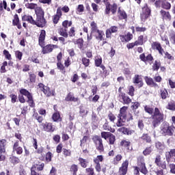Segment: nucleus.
<instances>
[{"instance_id":"1","label":"nucleus","mask_w":175,"mask_h":175,"mask_svg":"<svg viewBox=\"0 0 175 175\" xmlns=\"http://www.w3.org/2000/svg\"><path fill=\"white\" fill-rule=\"evenodd\" d=\"M10 98H11V103H16L17 99H18L20 103H25V102H27L29 107L33 108L36 106L35 101L33 100V96L25 88L19 90L18 96L17 94H11Z\"/></svg>"},{"instance_id":"2","label":"nucleus","mask_w":175,"mask_h":175,"mask_svg":"<svg viewBox=\"0 0 175 175\" xmlns=\"http://www.w3.org/2000/svg\"><path fill=\"white\" fill-rule=\"evenodd\" d=\"M144 109L148 114L151 116L152 128L155 129L159 126L165 121V114L159 108L155 107L154 109V107L150 105H145L144 106Z\"/></svg>"},{"instance_id":"3","label":"nucleus","mask_w":175,"mask_h":175,"mask_svg":"<svg viewBox=\"0 0 175 175\" xmlns=\"http://www.w3.org/2000/svg\"><path fill=\"white\" fill-rule=\"evenodd\" d=\"M44 40H46V30L42 29L38 38V44L42 47V54H50L53 53L54 49H58V45L49 44L44 46Z\"/></svg>"},{"instance_id":"4","label":"nucleus","mask_w":175,"mask_h":175,"mask_svg":"<svg viewBox=\"0 0 175 175\" xmlns=\"http://www.w3.org/2000/svg\"><path fill=\"white\" fill-rule=\"evenodd\" d=\"M36 19L35 21V25L39 28H44L47 24L46 18H44V10L42 7H37L35 10Z\"/></svg>"},{"instance_id":"5","label":"nucleus","mask_w":175,"mask_h":175,"mask_svg":"<svg viewBox=\"0 0 175 175\" xmlns=\"http://www.w3.org/2000/svg\"><path fill=\"white\" fill-rule=\"evenodd\" d=\"M124 87H120L118 88V99L122 105H131L132 103V98L128 96L125 92H122Z\"/></svg>"},{"instance_id":"6","label":"nucleus","mask_w":175,"mask_h":175,"mask_svg":"<svg viewBox=\"0 0 175 175\" xmlns=\"http://www.w3.org/2000/svg\"><path fill=\"white\" fill-rule=\"evenodd\" d=\"M92 140L94 144L96 150L102 154V152H105V145L103 144V139L99 135H94L92 137Z\"/></svg>"},{"instance_id":"7","label":"nucleus","mask_w":175,"mask_h":175,"mask_svg":"<svg viewBox=\"0 0 175 175\" xmlns=\"http://www.w3.org/2000/svg\"><path fill=\"white\" fill-rule=\"evenodd\" d=\"M175 127L173 125L169 124V122L163 123L161 132L164 135V136H173L174 133Z\"/></svg>"},{"instance_id":"8","label":"nucleus","mask_w":175,"mask_h":175,"mask_svg":"<svg viewBox=\"0 0 175 175\" xmlns=\"http://www.w3.org/2000/svg\"><path fill=\"white\" fill-rule=\"evenodd\" d=\"M137 167L139 169V172L142 173V174L147 175L148 174V170L146 166V161L144 160V157L139 156L137 160Z\"/></svg>"},{"instance_id":"9","label":"nucleus","mask_w":175,"mask_h":175,"mask_svg":"<svg viewBox=\"0 0 175 175\" xmlns=\"http://www.w3.org/2000/svg\"><path fill=\"white\" fill-rule=\"evenodd\" d=\"M38 88L42 91L43 94L46 96V98H50V96H54L55 94V91L51 90L48 86L44 85V84L40 83L38 85Z\"/></svg>"},{"instance_id":"10","label":"nucleus","mask_w":175,"mask_h":175,"mask_svg":"<svg viewBox=\"0 0 175 175\" xmlns=\"http://www.w3.org/2000/svg\"><path fill=\"white\" fill-rule=\"evenodd\" d=\"M40 127L42 131H44V132H47L48 133H53V132H55V126L49 122L41 123L40 124Z\"/></svg>"},{"instance_id":"11","label":"nucleus","mask_w":175,"mask_h":175,"mask_svg":"<svg viewBox=\"0 0 175 175\" xmlns=\"http://www.w3.org/2000/svg\"><path fill=\"white\" fill-rule=\"evenodd\" d=\"M154 6L157 8H162L164 10H170L172 9V4L165 0H157L154 3Z\"/></svg>"},{"instance_id":"12","label":"nucleus","mask_w":175,"mask_h":175,"mask_svg":"<svg viewBox=\"0 0 175 175\" xmlns=\"http://www.w3.org/2000/svg\"><path fill=\"white\" fill-rule=\"evenodd\" d=\"M142 12L141 14V19L142 21H146L150 16H151V8L148 7V3H145L142 8Z\"/></svg>"},{"instance_id":"13","label":"nucleus","mask_w":175,"mask_h":175,"mask_svg":"<svg viewBox=\"0 0 175 175\" xmlns=\"http://www.w3.org/2000/svg\"><path fill=\"white\" fill-rule=\"evenodd\" d=\"M139 59L144 64H149V65H152L154 63V56L151 53L148 54L146 56V53L139 55Z\"/></svg>"},{"instance_id":"14","label":"nucleus","mask_w":175,"mask_h":175,"mask_svg":"<svg viewBox=\"0 0 175 175\" xmlns=\"http://www.w3.org/2000/svg\"><path fill=\"white\" fill-rule=\"evenodd\" d=\"M118 9V5L117 3H113L111 4H107V7L105 10V14H110V12L111 14L114 15L116 13H117V10Z\"/></svg>"},{"instance_id":"15","label":"nucleus","mask_w":175,"mask_h":175,"mask_svg":"<svg viewBox=\"0 0 175 175\" xmlns=\"http://www.w3.org/2000/svg\"><path fill=\"white\" fill-rule=\"evenodd\" d=\"M154 163L158 166V167H161L163 170L167 169V164L166 163V161H162V157L161 154H157Z\"/></svg>"},{"instance_id":"16","label":"nucleus","mask_w":175,"mask_h":175,"mask_svg":"<svg viewBox=\"0 0 175 175\" xmlns=\"http://www.w3.org/2000/svg\"><path fill=\"white\" fill-rule=\"evenodd\" d=\"M129 166V161L125 160L122 162L121 166L119 167L118 175H126L128 173V167Z\"/></svg>"},{"instance_id":"17","label":"nucleus","mask_w":175,"mask_h":175,"mask_svg":"<svg viewBox=\"0 0 175 175\" xmlns=\"http://www.w3.org/2000/svg\"><path fill=\"white\" fill-rule=\"evenodd\" d=\"M6 140L5 139H0V161H5L6 157L3 154H5L6 150Z\"/></svg>"},{"instance_id":"18","label":"nucleus","mask_w":175,"mask_h":175,"mask_svg":"<svg viewBox=\"0 0 175 175\" xmlns=\"http://www.w3.org/2000/svg\"><path fill=\"white\" fill-rule=\"evenodd\" d=\"M151 48L152 50H157L160 55H163L165 53V49L162 48V44H161L159 42H153L151 44Z\"/></svg>"},{"instance_id":"19","label":"nucleus","mask_w":175,"mask_h":175,"mask_svg":"<svg viewBox=\"0 0 175 175\" xmlns=\"http://www.w3.org/2000/svg\"><path fill=\"white\" fill-rule=\"evenodd\" d=\"M62 17V11H61V7L57 8L56 14L52 16V21L55 25H57L59 23V20Z\"/></svg>"},{"instance_id":"20","label":"nucleus","mask_w":175,"mask_h":175,"mask_svg":"<svg viewBox=\"0 0 175 175\" xmlns=\"http://www.w3.org/2000/svg\"><path fill=\"white\" fill-rule=\"evenodd\" d=\"M55 112L53 113L51 116V120L53 122H62V117H61V113L59 111H57L55 106L53 107Z\"/></svg>"},{"instance_id":"21","label":"nucleus","mask_w":175,"mask_h":175,"mask_svg":"<svg viewBox=\"0 0 175 175\" xmlns=\"http://www.w3.org/2000/svg\"><path fill=\"white\" fill-rule=\"evenodd\" d=\"M12 150L14 152H16L17 155H21L23 152V147L20 146V142L16 140L12 146Z\"/></svg>"},{"instance_id":"22","label":"nucleus","mask_w":175,"mask_h":175,"mask_svg":"<svg viewBox=\"0 0 175 175\" xmlns=\"http://www.w3.org/2000/svg\"><path fill=\"white\" fill-rule=\"evenodd\" d=\"M133 84H137L138 88H142V87L144 85V83H143V78H142V76L139 75H135L133 78Z\"/></svg>"},{"instance_id":"23","label":"nucleus","mask_w":175,"mask_h":175,"mask_svg":"<svg viewBox=\"0 0 175 175\" xmlns=\"http://www.w3.org/2000/svg\"><path fill=\"white\" fill-rule=\"evenodd\" d=\"M120 39L122 43H128L133 39V34L128 32L126 35H120Z\"/></svg>"},{"instance_id":"24","label":"nucleus","mask_w":175,"mask_h":175,"mask_svg":"<svg viewBox=\"0 0 175 175\" xmlns=\"http://www.w3.org/2000/svg\"><path fill=\"white\" fill-rule=\"evenodd\" d=\"M118 31V27L117 26H111L109 29L106 30L105 35L107 39L111 38V33H116Z\"/></svg>"},{"instance_id":"25","label":"nucleus","mask_w":175,"mask_h":175,"mask_svg":"<svg viewBox=\"0 0 175 175\" xmlns=\"http://www.w3.org/2000/svg\"><path fill=\"white\" fill-rule=\"evenodd\" d=\"M64 100L66 102H79V98L75 96L73 92H70L67 94Z\"/></svg>"},{"instance_id":"26","label":"nucleus","mask_w":175,"mask_h":175,"mask_svg":"<svg viewBox=\"0 0 175 175\" xmlns=\"http://www.w3.org/2000/svg\"><path fill=\"white\" fill-rule=\"evenodd\" d=\"M131 141H126V139H122L120 142V146L121 147H124V148H126L128 152L132 151V150H133V148H132V146H131Z\"/></svg>"},{"instance_id":"27","label":"nucleus","mask_w":175,"mask_h":175,"mask_svg":"<svg viewBox=\"0 0 175 175\" xmlns=\"http://www.w3.org/2000/svg\"><path fill=\"white\" fill-rule=\"evenodd\" d=\"M175 159V149H170V151L165 152V159L167 162H170L172 159Z\"/></svg>"},{"instance_id":"28","label":"nucleus","mask_w":175,"mask_h":175,"mask_svg":"<svg viewBox=\"0 0 175 175\" xmlns=\"http://www.w3.org/2000/svg\"><path fill=\"white\" fill-rule=\"evenodd\" d=\"M118 17L120 20H126L128 18V14H126L125 10L122 9L121 7L118 8Z\"/></svg>"},{"instance_id":"29","label":"nucleus","mask_w":175,"mask_h":175,"mask_svg":"<svg viewBox=\"0 0 175 175\" xmlns=\"http://www.w3.org/2000/svg\"><path fill=\"white\" fill-rule=\"evenodd\" d=\"M12 25H14V27H17L18 29H21V28H23V26H21V23H20V18H18V15L17 14L14 16Z\"/></svg>"},{"instance_id":"30","label":"nucleus","mask_w":175,"mask_h":175,"mask_svg":"<svg viewBox=\"0 0 175 175\" xmlns=\"http://www.w3.org/2000/svg\"><path fill=\"white\" fill-rule=\"evenodd\" d=\"M33 147L35 148L36 154H42L44 151V148L42 146L38 148V139L36 138L33 139Z\"/></svg>"},{"instance_id":"31","label":"nucleus","mask_w":175,"mask_h":175,"mask_svg":"<svg viewBox=\"0 0 175 175\" xmlns=\"http://www.w3.org/2000/svg\"><path fill=\"white\" fill-rule=\"evenodd\" d=\"M160 14L163 20H168L169 21L172 20V15H170V12L168 11H165V10H161Z\"/></svg>"},{"instance_id":"32","label":"nucleus","mask_w":175,"mask_h":175,"mask_svg":"<svg viewBox=\"0 0 175 175\" xmlns=\"http://www.w3.org/2000/svg\"><path fill=\"white\" fill-rule=\"evenodd\" d=\"M103 129L104 131H108V132H111V133H114V132H116V129L111 128V126H110V123L107 120H105V124L103 125Z\"/></svg>"},{"instance_id":"33","label":"nucleus","mask_w":175,"mask_h":175,"mask_svg":"<svg viewBox=\"0 0 175 175\" xmlns=\"http://www.w3.org/2000/svg\"><path fill=\"white\" fill-rule=\"evenodd\" d=\"M159 94L160 98H161L163 100L167 99V98L170 96V95H169V92H167V90H166V88L160 89Z\"/></svg>"},{"instance_id":"34","label":"nucleus","mask_w":175,"mask_h":175,"mask_svg":"<svg viewBox=\"0 0 175 175\" xmlns=\"http://www.w3.org/2000/svg\"><path fill=\"white\" fill-rule=\"evenodd\" d=\"M117 118L118 120L116 124V126H118V128H120V126H124V124L126 122V118H124L122 116L118 115Z\"/></svg>"},{"instance_id":"35","label":"nucleus","mask_w":175,"mask_h":175,"mask_svg":"<svg viewBox=\"0 0 175 175\" xmlns=\"http://www.w3.org/2000/svg\"><path fill=\"white\" fill-rule=\"evenodd\" d=\"M140 139L142 142H145V143H148L151 144L152 143V140L151 139V136L148 133H143L140 137Z\"/></svg>"},{"instance_id":"36","label":"nucleus","mask_w":175,"mask_h":175,"mask_svg":"<svg viewBox=\"0 0 175 175\" xmlns=\"http://www.w3.org/2000/svg\"><path fill=\"white\" fill-rule=\"evenodd\" d=\"M152 70L153 72H158L159 70V68H161V65H162V63L161 62V60H155L152 64Z\"/></svg>"},{"instance_id":"37","label":"nucleus","mask_w":175,"mask_h":175,"mask_svg":"<svg viewBox=\"0 0 175 175\" xmlns=\"http://www.w3.org/2000/svg\"><path fill=\"white\" fill-rule=\"evenodd\" d=\"M145 82L147 85H152L153 87H158V84L154 81V79L148 76L144 77Z\"/></svg>"},{"instance_id":"38","label":"nucleus","mask_w":175,"mask_h":175,"mask_svg":"<svg viewBox=\"0 0 175 175\" xmlns=\"http://www.w3.org/2000/svg\"><path fill=\"white\" fill-rule=\"evenodd\" d=\"M72 42L74 43V44L77 45L78 49H80V50H81V49L84 47V40L83 38L73 40Z\"/></svg>"},{"instance_id":"39","label":"nucleus","mask_w":175,"mask_h":175,"mask_svg":"<svg viewBox=\"0 0 175 175\" xmlns=\"http://www.w3.org/2000/svg\"><path fill=\"white\" fill-rule=\"evenodd\" d=\"M22 21H27V23H29V24L35 25V20L31 15H24L23 16H22Z\"/></svg>"},{"instance_id":"40","label":"nucleus","mask_w":175,"mask_h":175,"mask_svg":"<svg viewBox=\"0 0 175 175\" xmlns=\"http://www.w3.org/2000/svg\"><path fill=\"white\" fill-rule=\"evenodd\" d=\"M57 32L60 36H63L64 38H68L69 36V34L68 33V29L65 27H59Z\"/></svg>"},{"instance_id":"41","label":"nucleus","mask_w":175,"mask_h":175,"mask_svg":"<svg viewBox=\"0 0 175 175\" xmlns=\"http://www.w3.org/2000/svg\"><path fill=\"white\" fill-rule=\"evenodd\" d=\"M95 33L94 37L96 38V40H103V38H105V32H103V30H97Z\"/></svg>"},{"instance_id":"42","label":"nucleus","mask_w":175,"mask_h":175,"mask_svg":"<svg viewBox=\"0 0 175 175\" xmlns=\"http://www.w3.org/2000/svg\"><path fill=\"white\" fill-rule=\"evenodd\" d=\"M69 172L71 175H77V172H79V165L76 164H72L70 167Z\"/></svg>"},{"instance_id":"43","label":"nucleus","mask_w":175,"mask_h":175,"mask_svg":"<svg viewBox=\"0 0 175 175\" xmlns=\"http://www.w3.org/2000/svg\"><path fill=\"white\" fill-rule=\"evenodd\" d=\"M127 110L128 107L123 106L120 109L119 113L118 114V116H120V117H124V118H126Z\"/></svg>"},{"instance_id":"44","label":"nucleus","mask_w":175,"mask_h":175,"mask_svg":"<svg viewBox=\"0 0 175 175\" xmlns=\"http://www.w3.org/2000/svg\"><path fill=\"white\" fill-rule=\"evenodd\" d=\"M122 161V154H117L113 157V161H112V164L114 165L115 166H117L120 162Z\"/></svg>"},{"instance_id":"45","label":"nucleus","mask_w":175,"mask_h":175,"mask_svg":"<svg viewBox=\"0 0 175 175\" xmlns=\"http://www.w3.org/2000/svg\"><path fill=\"white\" fill-rule=\"evenodd\" d=\"M9 161L10 163H12V165H17L21 162L20 159L14 155H11L10 157Z\"/></svg>"},{"instance_id":"46","label":"nucleus","mask_w":175,"mask_h":175,"mask_svg":"<svg viewBox=\"0 0 175 175\" xmlns=\"http://www.w3.org/2000/svg\"><path fill=\"white\" fill-rule=\"evenodd\" d=\"M36 167V170H37L38 172H42V170L44 169V163L38 162V163H35L31 166V167Z\"/></svg>"},{"instance_id":"47","label":"nucleus","mask_w":175,"mask_h":175,"mask_svg":"<svg viewBox=\"0 0 175 175\" xmlns=\"http://www.w3.org/2000/svg\"><path fill=\"white\" fill-rule=\"evenodd\" d=\"M78 161L79 162V165L83 169H85L87 166H88V161L85 160V159H83V157H79L78 159Z\"/></svg>"},{"instance_id":"48","label":"nucleus","mask_w":175,"mask_h":175,"mask_svg":"<svg viewBox=\"0 0 175 175\" xmlns=\"http://www.w3.org/2000/svg\"><path fill=\"white\" fill-rule=\"evenodd\" d=\"M100 69L102 70L100 71V74L105 76V77H107V76H109L110 75V71L106 68V66L103 64V66H100Z\"/></svg>"},{"instance_id":"49","label":"nucleus","mask_w":175,"mask_h":175,"mask_svg":"<svg viewBox=\"0 0 175 175\" xmlns=\"http://www.w3.org/2000/svg\"><path fill=\"white\" fill-rule=\"evenodd\" d=\"M57 68L63 75H65L66 73V70H65V66L62 64V62H57Z\"/></svg>"},{"instance_id":"50","label":"nucleus","mask_w":175,"mask_h":175,"mask_svg":"<svg viewBox=\"0 0 175 175\" xmlns=\"http://www.w3.org/2000/svg\"><path fill=\"white\" fill-rule=\"evenodd\" d=\"M137 46H143L144 44V36L140 35L137 37V40L135 41Z\"/></svg>"},{"instance_id":"51","label":"nucleus","mask_w":175,"mask_h":175,"mask_svg":"<svg viewBox=\"0 0 175 175\" xmlns=\"http://www.w3.org/2000/svg\"><path fill=\"white\" fill-rule=\"evenodd\" d=\"M154 148V146L151 145L148 147H146L145 150L143 151V154L145 157H147V155H150L151 152H152V150Z\"/></svg>"},{"instance_id":"52","label":"nucleus","mask_w":175,"mask_h":175,"mask_svg":"<svg viewBox=\"0 0 175 175\" xmlns=\"http://www.w3.org/2000/svg\"><path fill=\"white\" fill-rule=\"evenodd\" d=\"M3 8L7 10V12H10V8H8V3H6L5 0L3 1V3H0V12H3Z\"/></svg>"},{"instance_id":"53","label":"nucleus","mask_w":175,"mask_h":175,"mask_svg":"<svg viewBox=\"0 0 175 175\" xmlns=\"http://www.w3.org/2000/svg\"><path fill=\"white\" fill-rule=\"evenodd\" d=\"M90 27H91V33H95V32H97L99 29H98V25L95 21H92L90 23Z\"/></svg>"},{"instance_id":"54","label":"nucleus","mask_w":175,"mask_h":175,"mask_svg":"<svg viewBox=\"0 0 175 175\" xmlns=\"http://www.w3.org/2000/svg\"><path fill=\"white\" fill-rule=\"evenodd\" d=\"M33 117L38 121V122H39V124H43V116H40L38 112H34Z\"/></svg>"},{"instance_id":"55","label":"nucleus","mask_w":175,"mask_h":175,"mask_svg":"<svg viewBox=\"0 0 175 175\" xmlns=\"http://www.w3.org/2000/svg\"><path fill=\"white\" fill-rule=\"evenodd\" d=\"M102 62L103 60L100 56L96 57L94 59V65L96 68H100V66L103 65L102 64Z\"/></svg>"},{"instance_id":"56","label":"nucleus","mask_w":175,"mask_h":175,"mask_svg":"<svg viewBox=\"0 0 175 175\" xmlns=\"http://www.w3.org/2000/svg\"><path fill=\"white\" fill-rule=\"evenodd\" d=\"M155 147L159 151H163V150H165V144H163V142H157L155 143Z\"/></svg>"},{"instance_id":"57","label":"nucleus","mask_w":175,"mask_h":175,"mask_svg":"<svg viewBox=\"0 0 175 175\" xmlns=\"http://www.w3.org/2000/svg\"><path fill=\"white\" fill-rule=\"evenodd\" d=\"M166 109L167 110H171L172 111H175V101L172 100L168 103L167 105L166 106Z\"/></svg>"},{"instance_id":"58","label":"nucleus","mask_w":175,"mask_h":175,"mask_svg":"<svg viewBox=\"0 0 175 175\" xmlns=\"http://www.w3.org/2000/svg\"><path fill=\"white\" fill-rule=\"evenodd\" d=\"M108 140L109 146H114L116 143V135L111 133V135H109Z\"/></svg>"},{"instance_id":"59","label":"nucleus","mask_w":175,"mask_h":175,"mask_svg":"<svg viewBox=\"0 0 175 175\" xmlns=\"http://www.w3.org/2000/svg\"><path fill=\"white\" fill-rule=\"evenodd\" d=\"M111 134V132L102 131L100 133V136H101L100 137H101V139H104L105 140H107V139H109Z\"/></svg>"},{"instance_id":"60","label":"nucleus","mask_w":175,"mask_h":175,"mask_svg":"<svg viewBox=\"0 0 175 175\" xmlns=\"http://www.w3.org/2000/svg\"><path fill=\"white\" fill-rule=\"evenodd\" d=\"M89 139H90L89 136L84 135L83 137V138L80 140V142H81L80 147H81V148L84 147V146H85V143H87V142H88Z\"/></svg>"},{"instance_id":"61","label":"nucleus","mask_w":175,"mask_h":175,"mask_svg":"<svg viewBox=\"0 0 175 175\" xmlns=\"http://www.w3.org/2000/svg\"><path fill=\"white\" fill-rule=\"evenodd\" d=\"M72 21H69L68 20H65L62 22V25L63 28L68 29V27H72Z\"/></svg>"},{"instance_id":"62","label":"nucleus","mask_w":175,"mask_h":175,"mask_svg":"<svg viewBox=\"0 0 175 175\" xmlns=\"http://www.w3.org/2000/svg\"><path fill=\"white\" fill-rule=\"evenodd\" d=\"M127 94L130 96H135V87H133V85H130L128 87Z\"/></svg>"},{"instance_id":"63","label":"nucleus","mask_w":175,"mask_h":175,"mask_svg":"<svg viewBox=\"0 0 175 175\" xmlns=\"http://www.w3.org/2000/svg\"><path fill=\"white\" fill-rule=\"evenodd\" d=\"M54 157V154L51 152H48L45 154V159L46 162H51L53 157Z\"/></svg>"},{"instance_id":"64","label":"nucleus","mask_w":175,"mask_h":175,"mask_svg":"<svg viewBox=\"0 0 175 175\" xmlns=\"http://www.w3.org/2000/svg\"><path fill=\"white\" fill-rule=\"evenodd\" d=\"M170 40L172 44H175V32L172 31L170 33Z\"/></svg>"}]
</instances>
